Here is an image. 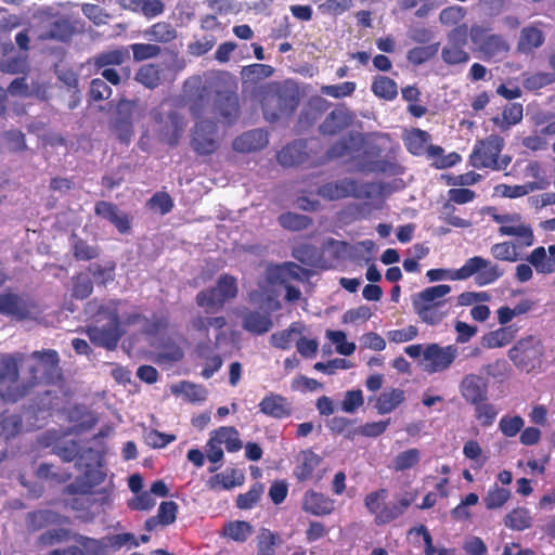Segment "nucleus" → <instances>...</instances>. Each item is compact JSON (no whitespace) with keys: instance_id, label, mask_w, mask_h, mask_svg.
<instances>
[{"instance_id":"nucleus-37","label":"nucleus","mask_w":555,"mask_h":555,"mask_svg":"<svg viewBox=\"0 0 555 555\" xmlns=\"http://www.w3.org/2000/svg\"><path fill=\"white\" fill-rule=\"evenodd\" d=\"M163 69L158 64L147 63L139 67L134 80L147 89H156L162 83Z\"/></svg>"},{"instance_id":"nucleus-63","label":"nucleus","mask_w":555,"mask_h":555,"mask_svg":"<svg viewBox=\"0 0 555 555\" xmlns=\"http://www.w3.org/2000/svg\"><path fill=\"white\" fill-rule=\"evenodd\" d=\"M525 421L519 415H504L499 422V429L507 438L515 437L524 428Z\"/></svg>"},{"instance_id":"nucleus-18","label":"nucleus","mask_w":555,"mask_h":555,"mask_svg":"<svg viewBox=\"0 0 555 555\" xmlns=\"http://www.w3.org/2000/svg\"><path fill=\"white\" fill-rule=\"evenodd\" d=\"M496 223H500V235L516 236L521 245L529 247L534 243V235L529 224L521 223L519 214H496L492 216Z\"/></svg>"},{"instance_id":"nucleus-11","label":"nucleus","mask_w":555,"mask_h":555,"mask_svg":"<svg viewBox=\"0 0 555 555\" xmlns=\"http://www.w3.org/2000/svg\"><path fill=\"white\" fill-rule=\"evenodd\" d=\"M373 189V183L359 184L354 179L345 178L321 185L318 194L328 201L347 197L370 198L372 196Z\"/></svg>"},{"instance_id":"nucleus-53","label":"nucleus","mask_w":555,"mask_h":555,"mask_svg":"<svg viewBox=\"0 0 555 555\" xmlns=\"http://www.w3.org/2000/svg\"><path fill=\"white\" fill-rule=\"evenodd\" d=\"M358 137L350 133L335 142L326 152L328 159H338L357 150Z\"/></svg>"},{"instance_id":"nucleus-49","label":"nucleus","mask_w":555,"mask_h":555,"mask_svg":"<svg viewBox=\"0 0 555 555\" xmlns=\"http://www.w3.org/2000/svg\"><path fill=\"white\" fill-rule=\"evenodd\" d=\"M511 495V490L494 483L489 488L487 494L483 496L485 506L489 511L502 508L508 502Z\"/></svg>"},{"instance_id":"nucleus-6","label":"nucleus","mask_w":555,"mask_h":555,"mask_svg":"<svg viewBox=\"0 0 555 555\" xmlns=\"http://www.w3.org/2000/svg\"><path fill=\"white\" fill-rule=\"evenodd\" d=\"M151 117L155 124V137L158 142L176 147L179 145L185 131L186 121L177 109H164L158 106L151 112Z\"/></svg>"},{"instance_id":"nucleus-12","label":"nucleus","mask_w":555,"mask_h":555,"mask_svg":"<svg viewBox=\"0 0 555 555\" xmlns=\"http://www.w3.org/2000/svg\"><path fill=\"white\" fill-rule=\"evenodd\" d=\"M190 145L198 156H210L220 147L218 126L214 120L202 119L195 122Z\"/></svg>"},{"instance_id":"nucleus-16","label":"nucleus","mask_w":555,"mask_h":555,"mask_svg":"<svg viewBox=\"0 0 555 555\" xmlns=\"http://www.w3.org/2000/svg\"><path fill=\"white\" fill-rule=\"evenodd\" d=\"M457 353L454 345L441 347L436 343L428 344L423 352L424 370L429 374L444 372L453 364Z\"/></svg>"},{"instance_id":"nucleus-35","label":"nucleus","mask_w":555,"mask_h":555,"mask_svg":"<svg viewBox=\"0 0 555 555\" xmlns=\"http://www.w3.org/2000/svg\"><path fill=\"white\" fill-rule=\"evenodd\" d=\"M90 541L92 542V544H96L98 548H100L102 552H105L107 550L118 551L126 545L130 547L139 546L138 539L131 532L107 535L99 541L90 539Z\"/></svg>"},{"instance_id":"nucleus-14","label":"nucleus","mask_w":555,"mask_h":555,"mask_svg":"<svg viewBox=\"0 0 555 555\" xmlns=\"http://www.w3.org/2000/svg\"><path fill=\"white\" fill-rule=\"evenodd\" d=\"M33 362L28 365L30 374L29 380L18 383V386H27L28 391L37 384L48 378L59 365V353L53 349L43 351H34L31 353Z\"/></svg>"},{"instance_id":"nucleus-24","label":"nucleus","mask_w":555,"mask_h":555,"mask_svg":"<svg viewBox=\"0 0 555 555\" xmlns=\"http://www.w3.org/2000/svg\"><path fill=\"white\" fill-rule=\"evenodd\" d=\"M94 214L114 224L121 234L128 233L131 229L129 216L120 211L118 207L111 202H96L94 205Z\"/></svg>"},{"instance_id":"nucleus-40","label":"nucleus","mask_w":555,"mask_h":555,"mask_svg":"<svg viewBox=\"0 0 555 555\" xmlns=\"http://www.w3.org/2000/svg\"><path fill=\"white\" fill-rule=\"evenodd\" d=\"M517 328L514 325L502 326L491 331L482 337V345L487 348H500L508 345L516 336Z\"/></svg>"},{"instance_id":"nucleus-1","label":"nucleus","mask_w":555,"mask_h":555,"mask_svg":"<svg viewBox=\"0 0 555 555\" xmlns=\"http://www.w3.org/2000/svg\"><path fill=\"white\" fill-rule=\"evenodd\" d=\"M120 302L118 299H111L98 306L92 324L86 328V334L94 346L115 350L126 334L119 315Z\"/></svg>"},{"instance_id":"nucleus-31","label":"nucleus","mask_w":555,"mask_h":555,"mask_svg":"<svg viewBox=\"0 0 555 555\" xmlns=\"http://www.w3.org/2000/svg\"><path fill=\"white\" fill-rule=\"evenodd\" d=\"M272 326L273 322L269 313L249 310L243 314L242 327L254 335H263Z\"/></svg>"},{"instance_id":"nucleus-8","label":"nucleus","mask_w":555,"mask_h":555,"mask_svg":"<svg viewBox=\"0 0 555 555\" xmlns=\"http://www.w3.org/2000/svg\"><path fill=\"white\" fill-rule=\"evenodd\" d=\"M231 74L219 73L205 81L201 77H191L184 82L185 92L192 102L191 109H203L212 95L218 96L224 85L230 81Z\"/></svg>"},{"instance_id":"nucleus-5","label":"nucleus","mask_w":555,"mask_h":555,"mask_svg":"<svg viewBox=\"0 0 555 555\" xmlns=\"http://www.w3.org/2000/svg\"><path fill=\"white\" fill-rule=\"evenodd\" d=\"M504 146V139L499 134H490L477 140L469 154L468 163L478 170L503 171L512 162L509 155L501 154Z\"/></svg>"},{"instance_id":"nucleus-17","label":"nucleus","mask_w":555,"mask_h":555,"mask_svg":"<svg viewBox=\"0 0 555 555\" xmlns=\"http://www.w3.org/2000/svg\"><path fill=\"white\" fill-rule=\"evenodd\" d=\"M489 28L481 25H473L469 29L470 41L478 47V49L489 57H494L499 54L507 53L509 44L502 35L488 34Z\"/></svg>"},{"instance_id":"nucleus-54","label":"nucleus","mask_w":555,"mask_h":555,"mask_svg":"<svg viewBox=\"0 0 555 555\" xmlns=\"http://www.w3.org/2000/svg\"><path fill=\"white\" fill-rule=\"evenodd\" d=\"M36 476L42 480L65 483L72 478V473L66 469L57 468L50 463H41L36 470Z\"/></svg>"},{"instance_id":"nucleus-56","label":"nucleus","mask_w":555,"mask_h":555,"mask_svg":"<svg viewBox=\"0 0 555 555\" xmlns=\"http://www.w3.org/2000/svg\"><path fill=\"white\" fill-rule=\"evenodd\" d=\"M74 243L72 245V253L78 261H89L98 258L100 250L96 246L89 245L85 240L73 235Z\"/></svg>"},{"instance_id":"nucleus-55","label":"nucleus","mask_w":555,"mask_h":555,"mask_svg":"<svg viewBox=\"0 0 555 555\" xmlns=\"http://www.w3.org/2000/svg\"><path fill=\"white\" fill-rule=\"evenodd\" d=\"M421 461V451L416 448L398 453L392 460L391 468L395 472H404L415 467Z\"/></svg>"},{"instance_id":"nucleus-58","label":"nucleus","mask_w":555,"mask_h":555,"mask_svg":"<svg viewBox=\"0 0 555 555\" xmlns=\"http://www.w3.org/2000/svg\"><path fill=\"white\" fill-rule=\"evenodd\" d=\"M418 318L426 324L437 325L439 324L448 314L447 302L435 306V307H423L421 310L414 311Z\"/></svg>"},{"instance_id":"nucleus-10","label":"nucleus","mask_w":555,"mask_h":555,"mask_svg":"<svg viewBox=\"0 0 555 555\" xmlns=\"http://www.w3.org/2000/svg\"><path fill=\"white\" fill-rule=\"evenodd\" d=\"M39 312L38 302L27 293L10 289L0 294V313L16 321L33 319Z\"/></svg>"},{"instance_id":"nucleus-41","label":"nucleus","mask_w":555,"mask_h":555,"mask_svg":"<svg viewBox=\"0 0 555 555\" xmlns=\"http://www.w3.org/2000/svg\"><path fill=\"white\" fill-rule=\"evenodd\" d=\"M302 325L298 322H293L287 328L278 331L270 336V344L272 347L281 350H288L294 341L295 336L301 335Z\"/></svg>"},{"instance_id":"nucleus-32","label":"nucleus","mask_w":555,"mask_h":555,"mask_svg":"<svg viewBox=\"0 0 555 555\" xmlns=\"http://www.w3.org/2000/svg\"><path fill=\"white\" fill-rule=\"evenodd\" d=\"M130 60L129 48L118 47L98 53L92 59V64L96 70L109 66H120Z\"/></svg>"},{"instance_id":"nucleus-46","label":"nucleus","mask_w":555,"mask_h":555,"mask_svg":"<svg viewBox=\"0 0 555 555\" xmlns=\"http://www.w3.org/2000/svg\"><path fill=\"white\" fill-rule=\"evenodd\" d=\"M524 117V107L520 103H508L504 106L502 118L494 117L492 121L501 129H508L512 126L519 124Z\"/></svg>"},{"instance_id":"nucleus-23","label":"nucleus","mask_w":555,"mask_h":555,"mask_svg":"<svg viewBox=\"0 0 555 555\" xmlns=\"http://www.w3.org/2000/svg\"><path fill=\"white\" fill-rule=\"evenodd\" d=\"M460 392L464 400L472 405L487 401L488 383L479 375L468 374L460 384Z\"/></svg>"},{"instance_id":"nucleus-22","label":"nucleus","mask_w":555,"mask_h":555,"mask_svg":"<svg viewBox=\"0 0 555 555\" xmlns=\"http://www.w3.org/2000/svg\"><path fill=\"white\" fill-rule=\"evenodd\" d=\"M105 473L101 468L88 465L82 476L76 478L72 483H68L63 489V494H91L92 489L101 485L105 480Z\"/></svg>"},{"instance_id":"nucleus-13","label":"nucleus","mask_w":555,"mask_h":555,"mask_svg":"<svg viewBox=\"0 0 555 555\" xmlns=\"http://www.w3.org/2000/svg\"><path fill=\"white\" fill-rule=\"evenodd\" d=\"M214 109L221 122L231 126L237 121L241 115L240 99L237 83L232 75L229 83L224 85L218 96L214 99Z\"/></svg>"},{"instance_id":"nucleus-4","label":"nucleus","mask_w":555,"mask_h":555,"mask_svg":"<svg viewBox=\"0 0 555 555\" xmlns=\"http://www.w3.org/2000/svg\"><path fill=\"white\" fill-rule=\"evenodd\" d=\"M388 491L380 488L367 493L364 498V506L374 516L377 526H384L400 518L416 499V493L405 492L396 502L386 503Z\"/></svg>"},{"instance_id":"nucleus-25","label":"nucleus","mask_w":555,"mask_h":555,"mask_svg":"<svg viewBox=\"0 0 555 555\" xmlns=\"http://www.w3.org/2000/svg\"><path fill=\"white\" fill-rule=\"evenodd\" d=\"M269 143L268 132L263 129H253L236 137L232 147L238 153H253L266 147Z\"/></svg>"},{"instance_id":"nucleus-61","label":"nucleus","mask_w":555,"mask_h":555,"mask_svg":"<svg viewBox=\"0 0 555 555\" xmlns=\"http://www.w3.org/2000/svg\"><path fill=\"white\" fill-rule=\"evenodd\" d=\"M474 406L475 417L479 424L482 427H490L498 416L495 406L487 401H480V403L474 404Z\"/></svg>"},{"instance_id":"nucleus-7","label":"nucleus","mask_w":555,"mask_h":555,"mask_svg":"<svg viewBox=\"0 0 555 555\" xmlns=\"http://www.w3.org/2000/svg\"><path fill=\"white\" fill-rule=\"evenodd\" d=\"M544 353L542 340L534 335H528L517 340L508 350V358L518 370L531 373L541 370Z\"/></svg>"},{"instance_id":"nucleus-21","label":"nucleus","mask_w":555,"mask_h":555,"mask_svg":"<svg viewBox=\"0 0 555 555\" xmlns=\"http://www.w3.org/2000/svg\"><path fill=\"white\" fill-rule=\"evenodd\" d=\"M301 509L306 514L317 517L328 516L335 511V500L322 492L309 489L302 495Z\"/></svg>"},{"instance_id":"nucleus-51","label":"nucleus","mask_w":555,"mask_h":555,"mask_svg":"<svg viewBox=\"0 0 555 555\" xmlns=\"http://www.w3.org/2000/svg\"><path fill=\"white\" fill-rule=\"evenodd\" d=\"M145 35L155 42L168 43L177 38V30L170 23L158 22L145 30Z\"/></svg>"},{"instance_id":"nucleus-2","label":"nucleus","mask_w":555,"mask_h":555,"mask_svg":"<svg viewBox=\"0 0 555 555\" xmlns=\"http://www.w3.org/2000/svg\"><path fill=\"white\" fill-rule=\"evenodd\" d=\"M263 117L274 122L284 114H292L299 105V92L288 82H269L259 89Z\"/></svg>"},{"instance_id":"nucleus-3","label":"nucleus","mask_w":555,"mask_h":555,"mask_svg":"<svg viewBox=\"0 0 555 555\" xmlns=\"http://www.w3.org/2000/svg\"><path fill=\"white\" fill-rule=\"evenodd\" d=\"M475 275V283L479 286H485L494 283L503 275L498 264L491 263L490 260L480 256H474L466 260V262L456 270L448 269H430L427 271L426 276L430 282L440 281L444 279L450 280H467Z\"/></svg>"},{"instance_id":"nucleus-62","label":"nucleus","mask_w":555,"mask_h":555,"mask_svg":"<svg viewBox=\"0 0 555 555\" xmlns=\"http://www.w3.org/2000/svg\"><path fill=\"white\" fill-rule=\"evenodd\" d=\"M128 48L129 52L132 51L133 60L135 62L153 59L162 53V48L153 43H132Z\"/></svg>"},{"instance_id":"nucleus-20","label":"nucleus","mask_w":555,"mask_h":555,"mask_svg":"<svg viewBox=\"0 0 555 555\" xmlns=\"http://www.w3.org/2000/svg\"><path fill=\"white\" fill-rule=\"evenodd\" d=\"M134 102L126 99L118 101L117 116L112 124V130L121 143L128 144L133 135L132 111Z\"/></svg>"},{"instance_id":"nucleus-52","label":"nucleus","mask_w":555,"mask_h":555,"mask_svg":"<svg viewBox=\"0 0 555 555\" xmlns=\"http://www.w3.org/2000/svg\"><path fill=\"white\" fill-rule=\"evenodd\" d=\"M279 223L286 230L301 231L309 228L313 223V220L309 216L287 211L279 216Z\"/></svg>"},{"instance_id":"nucleus-43","label":"nucleus","mask_w":555,"mask_h":555,"mask_svg":"<svg viewBox=\"0 0 555 555\" xmlns=\"http://www.w3.org/2000/svg\"><path fill=\"white\" fill-rule=\"evenodd\" d=\"M504 525L515 531H524L532 526L530 511L526 507H515L504 517Z\"/></svg>"},{"instance_id":"nucleus-50","label":"nucleus","mask_w":555,"mask_h":555,"mask_svg":"<svg viewBox=\"0 0 555 555\" xmlns=\"http://www.w3.org/2000/svg\"><path fill=\"white\" fill-rule=\"evenodd\" d=\"M430 135L425 130L413 129L404 139L406 150L413 155H422L426 151Z\"/></svg>"},{"instance_id":"nucleus-28","label":"nucleus","mask_w":555,"mask_h":555,"mask_svg":"<svg viewBox=\"0 0 555 555\" xmlns=\"http://www.w3.org/2000/svg\"><path fill=\"white\" fill-rule=\"evenodd\" d=\"M292 256L300 263L326 270L330 268L328 261L324 257L323 248H319L312 244H300L293 248Z\"/></svg>"},{"instance_id":"nucleus-26","label":"nucleus","mask_w":555,"mask_h":555,"mask_svg":"<svg viewBox=\"0 0 555 555\" xmlns=\"http://www.w3.org/2000/svg\"><path fill=\"white\" fill-rule=\"evenodd\" d=\"M451 292V286L448 284H439L430 287H426L420 293L412 296L413 310H421L423 307H435L446 304L447 296Z\"/></svg>"},{"instance_id":"nucleus-48","label":"nucleus","mask_w":555,"mask_h":555,"mask_svg":"<svg viewBox=\"0 0 555 555\" xmlns=\"http://www.w3.org/2000/svg\"><path fill=\"white\" fill-rule=\"evenodd\" d=\"M403 400L404 391L398 388H393L379 395L376 402V409L379 414H387L399 406Z\"/></svg>"},{"instance_id":"nucleus-9","label":"nucleus","mask_w":555,"mask_h":555,"mask_svg":"<svg viewBox=\"0 0 555 555\" xmlns=\"http://www.w3.org/2000/svg\"><path fill=\"white\" fill-rule=\"evenodd\" d=\"M18 363L14 356H4L0 362V399L15 403L28 395L27 386H18Z\"/></svg>"},{"instance_id":"nucleus-44","label":"nucleus","mask_w":555,"mask_h":555,"mask_svg":"<svg viewBox=\"0 0 555 555\" xmlns=\"http://www.w3.org/2000/svg\"><path fill=\"white\" fill-rule=\"evenodd\" d=\"M221 298L219 291L215 286L198 292L195 300L197 306L205 309L207 313H214L224 306Z\"/></svg>"},{"instance_id":"nucleus-36","label":"nucleus","mask_w":555,"mask_h":555,"mask_svg":"<svg viewBox=\"0 0 555 555\" xmlns=\"http://www.w3.org/2000/svg\"><path fill=\"white\" fill-rule=\"evenodd\" d=\"M281 534L268 528H260L256 537L257 555H276V548L282 544Z\"/></svg>"},{"instance_id":"nucleus-42","label":"nucleus","mask_w":555,"mask_h":555,"mask_svg":"<svg viewBox=\"0 0 555 555\" xmlns=\"http://www.w3.org/2000/svg\"><path fill=\"white\" fill-rule=\"evenodd\" d=\"M243 475L236 469H230L224 473L216 474L209 478L207 486L211 490H230L242 485Z\"/></svg>"},{"instance_id":"nucleus-57","label":"nucleus","mask_w":555,"mask_h":555,"mask_svg":"<svg viewBox=\"0 0 555 555\" xmlns=\"http://www.w3.org/2000/svg\"><path fill=\"white\" fill-rule=\"evenodd\" d=\"M116 264L113 261L107 262L105 266L100 263H90L87 268L88 272L93 276L95 283L106 285L115 279Z\"/></svg>"},{"instance_id":"nucleus-59","label":"nucleus","mask_w":555,"mask_h":555,"mask_svg":"<svg viewBox=\"0 0 555 555\" xmlns=\"http://www.w3.org/2000/svg\"><path fill=\"white\" fill-rule=\"evenodd\" d=\"M192 328L202 333L208 338L209 327L221 330L227 325L224 317H203L197 315L192 320Z\"/></svg>"},{"instance_id":"nucleus-27","label":"nucleus","mask_w":555,"mask_h":555,"mask_svg":"<svg viewBox=\"0 0 555 555\" xmlns=\"http://www.w3.org/2000/svg\"><path fill=\"white\" fill-rule=\"evenodd\" d=\"M352 118L353 114L348 108L336 107L322 121L319 131L323 135H336L351 124Z\"/></svg>"},{"instance_id":"nucleus-30","label":"nucleus","mask_w":555,"mask_h":555,"mask_svg":"<svg viewBox=\"0 0 555 555\" xmlns=\"http://www.w3.org/2000/svg\"><path fill=\"white\" fill-rule=\"evenodd\" d=\"M179 506L175 501H163L159 504L157 514L149 517L144 522L146 531H154L157 527H167L177 519Z\"/></svg>"},{"instance_id":"nucleus-19","label":"nucleus","mask_w":555,"mask_h":555,"mask_svg":"<svg viewBox=\"0 0 555 555\" xmlns=\"http://www.w3.org/2000/svg\"><path fill=\"white\" fill-rule=\"evenodd\" d=\"M467 42V31L457 27L448 35V43L442 48L441 59L448 65L465 64L469 61V54L464 47Z\"/></svg>"},{"instance_id":"nucleus-38","label":"nucleus","mask_w":555,"mask_h":555,"mask_svg":"<svg viewBox=\"0 0 555 555\" xmlns=\"http://www.w3.org/2000/svg\"><path fill=\"white\" fill-rule=\"evenodd\" d=\"M322 457L314 453L312 450H305L301 452V461L296 466L294 475L298 481H306L310 479L317 467L320 466Z\"/></svg>"},{"instance_id":"nucleus-45","label":"nucleus","mask_w":555,"mask_h":555,"mask_svg":"<svg viewBox=\"0 0 555 555\" xmlns=\"http://www.w3.org/2000/svg\"><path fill=\"white\" fill-rule=\"evenodd\" d=\"M371 90L379 99L392 101L398 95L397 82L387 76H376L371 86Z\"/></svg>"},{"instance_id":"nucleus-39","label":"nucleus","mask_w":555,"mask_h":555,"mask_svg":"<svg viewBox=\"0 0 555 555\" xmlns=\"http://www.w3.org/2000/svg\"><path fill=\"white\" fill-rule=\"evenodd\" d=\"M211 435L214 436V440H217L220 444H224L228 452H237L243 447L240 433L233 426H221L211 431Z\"/></svg>"},{"instance_id":"nucleus-15","label":"nucleus","mask_w":555,"mask_h":555,"mask_svg":"<svg viewBox=\"0 0 555 555\" xmlns=\"http://www.w3.org/2000/svg\"><path fill=\"white\" fill-rule=\"evenodd\" d=\"M33 362L28 365L30 374L29 380L18 383V386H27L28 391L37 384L48 378L59 365V353L53 349L43 351H34L31 353Z\"/></svg>"},{"instance_id":"nucleus-47","label":"nucleus","mask_w":555,"mask_h":555,"mask_svg":"<svg viewBox=\"0 0 555 555\" xmlns=\"http://www.w3.org/2000/svg\"><path fill=\"white\" fill-rule=\"evenodd\" d=\"M254 533V527L244 520L229 521L223 527V534L229 539L244 543Z\"/></svg>"},{"instance_id":"nucleus-60","label":"nucleus","mask_w":555,"mask_h":555,"mask_svg":"<svg viewBox=\"0 0 555 555\" xmlns=\"http://www.w3.org/2000/svg\"><path fill=\"white\" fill-rule=\"evenodd\" d=\"M172 391L175 393H182L190 402L204 401L207 396V391L203 386L185 380L181 382Z\"/></svg>"},{"instance_id":"nucleus-33","label":"nucleus","mask_w":555,"mask_h":555,"mask_svg":"<svg viewBox=\"0 0 555 555\" xmlns=\"http://www.w3.org/2000/svg\"><path fill=\"white\" fill-rule=\"evenodd\" d=\"M545 41L543 31L534 25H529L520 30L517 50L521 53H531Z\"/></svg>"},{"instance_id":"nucleus-29","label":"nucleus","mask_w":555,"mask_h":555,"mask_svg":"<svg viewBox=\"0 0 555 555\" xmlns=\"http://www.w3.org/2000/svg\"><path fill=\"white\" fill-rule=\"evenodd\" d=\"M258 406L261 413L273 418L281 420L292 414L287 399L273 392L266 395Z\"/></svg>"},{"instance_id":"nucleus-34","label":"nucleus","mask_w":555,"mask_h":555,"mask_svg":"<svg viewBox=\"0 0 555 555\" xmlns=\"http://www.w3.org/2000/svg\"><path fill=\"white\" fill-rule=\"evenodd\" d=\"M306 146L301 141H294L285 145L276 155L283 167H294L302 164L307 158Z\"/></svg>"},{"instance_id":"nucleus-64","label":"nucleus","mask_w":555,"mask_h":555,"mask_svg":"<svg viewBox=\"0 0 555 555\" xmlns=\"http://www.w3.org/2000/svg\"><path fill=\"white\" fill-rule=\"evenodd\" d=\"M216 288L219 291L224 304L225 301L235 298L238 292L236 279L227 273L219 276Z\"/></svg>"}]
</instances>
